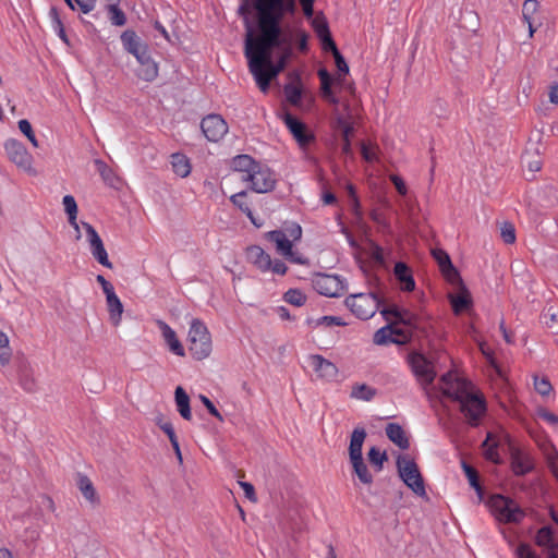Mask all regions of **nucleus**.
I'll return each mask as SVG.
<instances>
[{"mask_svg":"<svg viewBox=\"0 0 558 558\" xmlns=\"http://www.w3.org/2000/svg\"><path fill=\"white\" fill-rule=\"evenodd\" d=\"M294 11L295 0H242L239 5L245 27L244 56L263 93L293 56L294 32L281 22Z\"/></svg>","mask_w":558,"mask_h":558,"instance_id":"f257e3e1","label":"nucleus"},{"mask_svg":"<svg viewBox=\"0 0 558 558\" xmlns=\"http://www.w3.org/2000/svg\"><path fill=\"white\" fill-rule=\"evenodd\" d=\"M189 350L193 359L202 361L208 357L213 350L211 336L206 325L198 318L191 322L189 330Z\"/></svg>","mask_w":558,"mask_h":558,"instance_id":"f03ea898","label":"nucleus"},{"mask_svg":"<svg viewBox=\"0 0 558 558\" xmlns=\"http://www.w3.org/2000/svg\"><path fill=\"white\" fill-rule=\"evenodd\" d=\"M344 303L353 315L363 320L372 318L380 306V300L374 292L351 294Z\"/></svg>","mask_w":558,"mask_h":558,"instance_id":"7ed1b4c3","label":"nucleus"},{"mask_svg":"<svg viewBox=\"0 0 558 558\" xmlns=\"http://www.w3.org/2000/svg\"><path fill=\"white\" fill-rule=\"evenodd\" d=\"M496 519L504 523H519L525 517L524 511L517 502L502 495H494L489 501Z\"/></svg>","mask_w":558,"mask_h":558,"instance_id":"20e7f679","label":"nucleus"},{"mask_svg":"<svg viewBox=\"0 0 558 558\" xmlns=\"http://www.w3.org/2000/svg\"><path fill=\"white\" fill-rule=\"evenodd\" d=\"M398 472L404 484L416 495L425 496V485L417 464L412 459L399 457L397 460Z\"/></svg>","mask_w":558,"mask_h":558,"instance_id":"39448f33","label":"nucleus"},{"mask_svg":"<svg viewBox=\"0 0 558 558\" xmlns=\"http://www.w3.org/2000/svg\"><path fill=\"white\" fill-rule=\"evenodd\" d=\"M241 180L251 184V190L256 193H268L275 189V173L264 165H258L251 174L241 177Z\"/></svg>","mask_w":558,"mask_h":558,"instance_id":"423d86ee","label":"nucleus"},{"mask_svg":"<svg viewBox=\"0 0 558 558\" xmlns=\"http://www.w3.org/2000/svg\"><path fill=\"white\" fill-rule=\"evenodd\" d=\"M408 363L416 380L423 388L433 384L436 372L433 364L422 353H410L408 355Z\"/></svg>","mask_w":558,"mask_h":558,"instance_id":"0eeeda50","label":"nucleus"},{"mask_svg":"<svg viewBox=\"0 0 558 558\" xmlns=\"http://www.w3.org/2000/svg\"><path fill=\"white\" fill-rule=\"evenodd\" d=\"M440 383L442 395L454 401H458L459 403L468 398V396L472 392L471 383L457 377L452 373L442 375Z\"/></svg>","mask_w":558,"mask_h":558,"instance_id":"6e6552de","label":"nucleus"},{"mask_svg":"<svg viewBox=\"0 0 558 558\" xmlns=\"http://www.w3.org/2000/svg\"><path fill=\"white\" fill-rule=\"evenodd\" d=\"M301 236L302 229L296 223L292 225L286 231L274 230L267 233L268 240L276 244L278 253H280L282 256H284L286 254H291L292 242L300 240Z\"/></svg>","mask_w":558,"mask_h":558,"instance_id":"1a4fd4ad","label":"nucleus"},{"mask_svg":"<svg viewBox=\"0 0 558 558\" xmlns=\"http://www.w3.org/2000/svg\"><path fill=\"white\" fill-rule=\"evenodd\" d=\"M460 411L463 413L469 425L476 427L486 412L485 400L473 391L460 403Z\"/></svg>","mask_w":558,"mask_h":558,"instance_id":"9d476101","label":"nucleus"},{"mask_svg":"<svg viewBox=\"0 0 558 558\" xmlns=\"http://www.w3.org/2000/svg\"><path fill=\"white\" fill-rule=\"evenodd\" d=\"M312 283L319 294L329 298L339 296L344 290L343 282L337 275L316 274Z\"/></svg>","mask_w":558,"mask_h":558,"instance_id":"9b49d317","label":"nucleus"},{"mask_svg":"<svg viewBox=\"0 0 558 558\" xmlns=\"http://www.w3.org/2000/svg\"><path fill=\"white\" fill-rule=\"evenodd\" d=\"M89 243L90 253L93 257L104 267L112 268V263L109 260L108 253L105 248L104 242L99 236L96 229L88 222H82Z\"/></svg>","mask_w":558,"mask_h":558,"instance_id":"f8f14e48","label":"nucleus"},{"mask_svg":"<svg viewBox=\"0 0 558 558\" xmlns=\"http://www.w3.org/2000/svg\"><path fill=\"white\" fill-rule=\"evenodd\" d=\"M201 129L209 142H219L228 133V124L220 114L210 113L203 118Z\"/></svg>","mask_w":558,"mask_h":558,"instance_id":"ddd939ff","label":"nucleus"},{"mask_svg":"<svg viewBox=\"0 0 558 558\" xmlns=\"http://www.w3.org/2000/svg\"><path fill=\"white\" fill-rule=\"evenodd\" d=\"M4 149L8 158L19 168L32 170L33 157L21 142L10 138L4 143Z\"/></svg>","mask_w":558,"mask_h":558,"instance_id":"4468645a","label":"nucleus"},{"mask_svg":"<svg viewBox=\"0 0 558 558\" xmlns=\"http://www.w3.org/2000/svg\"><path fill=\"white\" fill-rule=\"evenodd\" d=\"M283 121L301 148H306L315 141V135L308 131L306 124L291 113L287 112L283 116Z\"/></svg>","mask_w":558,"mask_h":558,"instance_id":"2eb2a0df","label":"nucleus"},{"mask_svg":"<svg viewBox=\"0 0 558 558\" xmlns=\"http://www.w3.org/2000/svg\"><path fill=\"white\" fill-rule=\"evenodd\" d=\"M510 464L512 472L517 476H523L532 472L534 469V462L532 458L515 447H511Z\"/></svg>","mask_w":558,"mask_h":558,"instance_id":"dca6fc26","label":"nucleus"},{"mask_svg":"<svg viewBox=\"0 0 558 558\" xmlns=\"http://www.w3.org/2000/svg\"><path fill=\"white\" fill-rule=\"evenodd\" d=\"M535 543L546 549L548 558H558V542L550 526H543L537 531Z\"/></svg>","mask_w":558,"mask_h":558,"instance_id":"f3484780","label":"nucleus"},{"mask_svg":"<svg viewBox=\"0 0 558 558\" xmlns=\"http://www.w3.org/2000/svg\"><path fill=\"white\" fill-rule=\"evenodd\" d=\"M156 324L162 335L163 340L168 344L169 350L178 356H184V348L181 341L178 339L175 331L166 322L161 319H158Z\"/></svg>","mask_w":558,"mask_h":558,"instance_id":"a211bd4d","label":"nucleus"},{"mask_svg":"<svg viewBox=\"0 0 558 558\" xmlns=\"http://www.w3.org/2000/svg\"><path fill=\"white\" fill-rule=\"evenodd\" d=\"M120 39L123 49L134 57L148 47V45L133 29H125L121 34Z\"/></svg>","mask_w":558,"mask_h":558,"instance_id":"6ab92c4d","label":"nucleus"},{"mask_svg":"<svg viewBox=\"0 0 558 558\" xmlns=\"http://www.w3.org/2000/svg\"><path fill=\"white\" fill-rule=\"evenodd\" d=\"M311 366L313 367L316 375L324 379H332L338 374V368L336 365L332 362L324 359L322 355H312Z\"/></svg>","mask_w":558,"mask_h":558,"instance_id":"aec40b11","label":"nucleus"},{"mask_svg":"<svg viewBox=\"0 0 558 558\" xmlns=\"http://www.w3.org/2000/svg\"><path fill=\"white\" fill-rule=\"evenodd\" d=\"M312 26H313L316 35L318 36V38L322 40L323 48L326 51L329 50V47H333L335 41L331 37L328 22L324 15H322V14L316 15L312 20Z\"/></svg>","mask_w":558,"mask_h":558,"instance_id":"412c9836","label":"nucleus"},{"mask_svg":"<svg viewBox=\"0 0 558 558\" xmlns=\"http://www.w3.org/2000/svg\"><path fill=\"white\" fill-rule=\"evenodd\" d=\"M246 256L248 262L255 265L262 271L270 270L271 258L260 246L253 245L247 248Z\"/></svg>","mask_w":558,"mask_h":558,"instance_id":"4be33fe9","label":"nucleus"},{"mask_svg":"<svg viewBox=\"0 0 558 558\" xmlns=\"http://www.w3.org/2000/svg\"><path fill=\"white\" fill-rule=\"evenodd\" d=\"M501 444V437L496 436L494 433L488 432L485 440L482 444L484 449V456L488 461H492L496 464L501 463V458L498 452V447Z\"/></svg>","mask_w":558,"mask_h":558,"instance_id":"5701e85b","label":"nucleus"},{"mask_svg":"<svg viewBox=\"0 0 558 558\" xmlns=\"http://www.w3.org/2000/svg\"><path fill=\"white\" fill-rule=\"evenodd\" d=\"M393 274L399 282L402 284V290L411 292L415 289V281L412 276L411 269L403 262H398L395 265Z\"/></svg>","mask_w":558,"mask_h":558,"instance_id":"b1692460","label":"nucleus"},{"mask_svg":"<svg viewBox=\"0 0 558 558\" xmlns=\"http://www.w3.org/2000/svg\"><path fill=\"white\" fill-rule=\"evenodd\" d=\"M366 438V430L363 427H356L353 429L349 445V458L359 459L363 458L362 448Z\"/></svg>","mask_w":558,"mask_h":558,"instance_id":"393cba45","label":"nucleus"},{"mask_svg":"<svg viewBox=\"0 0 558 558\" xmlns=\"http://www.w3.org/2000/svg\"><path fill=\"white\" fill-rule=\"evenodd\" d=\"M317 75L320 80V89L323 98L332 105H338L340 100L338 97L335 96L331 89L332 77L330 73L325 68H322L318 70Z\"/></svg>","mask_w":558,"mask_h":558,"instance_id":"a878e982","label":"nucleus"},{"mask_svg":"<svg viewBox=\"0 0 558 558\" xmlns=\"http://www.w3.org/2000/svg\"><path fill=\"white\" fill-rule=\"evenodd\" d=\"M386 435L390 441L397 445L400 449L407 450L410 447L409 438L403 428L397 423H389L386 426Z\"/></svg>","mask_w":558,"mask_h":558,"instance_id":"bb28decb","label":"nucleus"},{"mask_svg":"<svg viewBox=\"0 0 558 558\" xmlns=\"http://www.w3.org/2000/svg\"><path fill=\"white\" fill-rule=\"evenodd\" d=\"M77 487L84 498L92 505V506H98L100 502V499L96 493V489L89 480L88 476L78 474L77 478Z\"/></svg>","mask_w":558,"mask_h":558,"instance_id":"cd10ccee","label":"nucleus"},{"mask_svg":"<svg viewBox=\"0 0 558 558\" xmlns=\"http://www.w3.org/2000/svg\"><path fill=\"white\" fill-rule=\"evenodd\" d=\"M171 167L173 172L180 178H186L190 175L192 166L190 159L181 153H174L171 155Z\"/></svg>","mask_w":558,"mask_h":558,"instance_id":"c85d7f7f","label":"nucleus"},{"mask_svg":"<svg viewBox=\"0 0 558 558\" xmlns=\"http://www.w3.org/2000/svg\"><path fill=\"white\" fill-rule=\"evenodd\" d=\"M174 399H175V404H177L178 411L181 414V416L184 420L190 421L192 418L191 407H190V397L181 386H178L175 388Z\"/></svg>","mask_w":558,"mask_h":558,"instance_id":"c756f323","label":"nucleus"},{"mask_svg":"<svg viewBox=\"0 0 558 558\" xmlns=\"http://www.w3.org/2000/svg\"><path fill=\"white\" fill-rule=\"evenodd\" d=\"M257 165L258 162L248 155H239L232 159V169L241 173V177L251 174Z\"/></svg>","mask_w":558,"mask_h":558,"instance_id":"7c9ffc66","label":"nucleus"},{"mask_svg":"<svg viewBox=\"0 0 558 558\" xmlns=\"http://www.w3.org/2000/svg\"><path fill=\"white\" fill-rule=\"evenodd\" d=\"M107 307L109 312V316L113 325H118L121 320V315L123 313V305L116 292L108 293L106 295Z\"/></svg>","mask_w":558,"mask_h":558,"instance_id":"2f4dec72","label":"nucleus"},{"mask_svg":"<svg viewBox=\"0 0 558 558\" xmlns=\"http://www.w3.org/2000/svg\"><path fill=\"white\" fill-rule=\"evenodd\" d=\"M376 395L377 390L366 384H354L350 392L352 399L362 401H371Z\"/></svg>","mask_w":558,"mask_h":558,"instance_id":"473e14b6","label":"nucleus"},{"mask_svg":"<svg viewBox=\"0 0 558 558\" xmlns=\"http://www.w3.org/2000/svg\"><path fill=\"white\" fill-rule=\"evenodd\" d=\"M298 84L289 83L284 85L283 92L287 100L293 105L298 106L301 102L302 98V86L300 76H295Z\"/></svg>","mask_w":558,"mask_h":558,"instance_id":"72a5a7b5","label":"nucleus"},{"mask_svg":"<svg viewBox=\"0 0 558 558\" xmlns=\"http://www.w3.org/2000/svg\"><path fill=\"white\" fill-rule=\"evenodd\" d=\"M350 462L352 464L354 473L363 484L369 485L373 483V476L369 473L368 468L365 464L363 458L352 459L350 460Z\"/></svg>","mask_w":558,"mask_h":558,"instance_id":"f704fd0d","label":"nucleus"},{"mask_svg":"<svg viewBox=\"0 0 558 558\" xmlns=\"http://www.w3.org/2000/svg\"><path fill=\"white\" fill-rule=\"evenodd\" d=\"M450 303L454 314L457 315L469 310L472 305V301L468 291H463L457 295H452L450 298Z\"/></svg>","mask_w":558,"mask_h":558,"instance_id":"c9c22d12","label":"nucleus"},{"mask_svg":"<svg viewBox=\"0 0 558 558\" xmlns=\"http://www.w3.org/2000/svg\"><path fill=\"white\" fill-rule=\"evenodd\" d=\"M63 206L64 210L69 216L70 225L78 232L80 226L76 221L77 216V205L75 198L72 195H65L63 197Z\"/></svg>","mask_w":558,"mask_h":558,"instance_id":"e433bc0d","label":"nucleus"},{"mask_svg":"<svg viewBox=\"0 0 558 558\" xmlns=\"http://www.w3.org/2000/svg\"><path fill=\"white\" fill-rule=\"evenodd\" d=\"M245 198H246V192L242 191V192L233 194L230 197V201L242 213H244L255 226L259 227V225L256 223L255 218L253 216V211L251 210L250 206L247 205Z\"/></svg>","mask_w":558,"mask_h":558,"instance_id":"4c0bfd02","label":"nucleus"},{"mask_svg":"<svg viewBox=\"0 0 558 558\" xmlns=\"http://www.w3.org/2000/svg\"><path fill=\"white\" fill-rule=\"evenodd\" d=\"M137 76L145 82H153L158 76V65L150 59L145 62L137 71Z\"/></svg>","mask_w":558,"mask_h":558,"instance_id":"58836bf2","label":"nucleus"},{"mask_svg":"<svg viewBox=\"0 0 558 558\" xmlns=\"http://www.w3.org/2000/svg\"><path fill=\"white\" fill-rule=\"evenodd\" d=\"M462 469L469 480L470 485L476 490L480 498H482L483 489L480 484L477 471L472 465L468 464L465 461L462 462Z\"/></svg>","mask_w":558,"mask_h":558,"instance_id":"ea45409f","label":"nucleus"},{"mask_svg":"<svg viewBox=\"0 0 558 558\" xmlns=\"http://www.w3.org/2000/svg\"><path fill=\"white\" fill-rule=\"evenodd\" d=\"M392 336V325H387L375 332L373 341L377 345H386L389 343H393Z\"/></svg>","mask_w":558,"mask_h":558,"instance_id":"a19ab883","label":"nucleus"},{"mask_svg":"<svg viewBox=\"0 0 558 558\" xmlns=\"http://www.w3.org/2000/svg\"><path fill=\"white\" fill-rule=\"evenodd\" d=\"M369 463L376 469V471H381L384 468V462L387 460L386 452H381L377 447H372L367 453Z\"/></svg>","mask_w":558,"mask_h":558,"instance_id":"79ce46f5","label":"nucleus"},{"mask_svg":"<svg viewBox=\"0 0 558 558\" xmlns=\"http://www.w3.org/2000/svg\"><path fill=\"white\" fill-rule=\"evenodd\" d=\"M107 12L109 14V20L114 26H123L126 23V15L122 9L113 5H106Z\"/></svg>","mask_w":558,"mask_h":558,"instance_id":"37998d69","label":"nucleus"},{"mask_svg":"<svg viewBox=\"0 0 558 558\" xmlns=\"http://www.w3.org/2000/svg\"><path fill=\"white\" fill-rule=\"evenodd\" d=\"M391 325H392V331H393V336H392L393 343L405 344L407 342L410 341V339L412 337V332H411L410 328H400L397 326V324H391Z\"/></svg>","mask_w":558,"mask_h":558,"instance_id":"c03bdc74","label":"nucleus"},{"mask_svg":"<svg viewBox=\"0 0 558 558\" xmlns=\"http://www.w3.org/2000/svg\"><path fill=\"white\" fill-rule=\"evenodd\" d=\"M283 300L291 305L302 306L306 301V296L298 289H290L284 293Z\"/></svg>","mask_w":558,"mask_h":558,"instance_id":"a18cd8bd","label":"nucleus"},{"mask_svg":"<svg viewBox=\"0 0 558 558\" xmlns=\"http://www.w3.org/2000/svg\"><path fill=\"white\" fill-rule=\"evenodd\" d=\"M397 323L403 324L405 327L412 329L418 327V316L409 310L402 308Z\"/></svg>","mask_w":558,"mask_h":558,"instance_id":"49530a36","label":"nucleus"},{"mask_svg":"<svg viewBox=\"0 0 558 558\" xmlns=\"http://www.w3.org/2000/svg\"><path fill=\"white\" fill-rule=\"evenodd\" d=\"M329 50L333 54L335 63H336V66H337L338 71H339V73L343 74V75L348 74L349 73V65H348L347 61L344 60L343 56L338 50L336 44L333 45V47H329Z\"/></svg>","mask_w":558,"mask_h":558,"instance_id":"de8ad7c7","label":"nucleus"},{"mask_svg":"<svg viewBox=\"0 0 558 558\" xmlns=\"http://www.w3.org/2000/svg\"><path fill=\"white\" fill-rule=\"evenodd\" d=\"M20 131L29 140L34 147H38V141L33 131L32 124L28 120L22 119L19 121Z\"/></svg>","mask_w":558,"mask_h":558,"instance_id":"09e8293b","label":"nucleus"},{"mask_svg":"<svg viewBox=\"0 0 558 558\" xmlns=\"http://www.w3.org/2000/svg\"><path fill=\"white\" fill-rule=\"evenodd\" d=\"M500 235L505 243L512 244L515 242V229L511 222H504L500 228Z\"/></svg>","mask_w":558,"mask_h":558,"instance_id":"8fccbe9b","label":"nucleus"},{"mask_svg":"<svg viewBox=\"0 0 558 558\" xmlns=\"http://www.w3.org/2000/svg\"><path fill=\"white\" fill-rule=\"evenodd\" d=\"M538 1L536 0H525L522 7V16L526 23H530V20L533 19V14L536 13L538 9Z\"/></svg>","mask_w":558,"mask_h":558,"instance_id":"3c124183","label":"nucleus"},{"mask_svg":"<svg viewBox=\"0 0 558 558\" xmlns=\"http://www.w3.org/2000/svg\"><path fill=\"white\" fill-rule=\"evenodd\" d=\"M433 257L437 262L439 269L445 270L447 266H451L450 256L441 248H435L432 251Z\"/></svg>","mask_w":558,"mask_h":558,"instance_id":"603ef678","label":"nucleus"},{"mask_svg":"<svg viewBox=\"0 0 558 558\" xmlns=\"http://www.w3.org/2000/svg\"><path fill=\"white\" fill-rule=\"evenodd\" d=\"M534 388L542 396H548L553 389L551 384L546 377H534Z\"/></svg>","mask_w":558,"mask_h":558,"instance_id":"864d4df0","label":"nucleus"},{"mask_svg":"<svg viewBox=\"0 0 558 558\" xmlns=\"http://www.w3.org/2000/svg\"><path fill=\"white\" fill-rule=\"evenodd\" d=\"M354 133V128H345V130H343L341 132V137H342V153L344 155H350L351 151H352V148H351V136L353 135Z\"/></svg>","mask_w":558,"mask_h":558,"instance_id":"5fc2aeb1","label":"nucleus"},{"mask_svg":"<svg viewBox=\"0 0 558 558\" xmlns=\"http://www.w3.org/2000/svg\"><path fill=\"white\" fill-rule=\"evenodd\" d=\"M546 463L551 474L558 473V451L556 448H551L546 453Z\"/></svg>","mask_w":558,"mask_h":558,"instance_id":"6e6d98bb","label":"nucleus"},{"mask_svg":"<svg viewBox=\"0 0 558 558\" xmlns=\"http://www.w3.org/2000/svg\"><path fill=\"white\" fill-rule=\"evenodd\" d=\"M317 325H325L327 327H331V326H347L348 323L344 322L339 316H323L317 319Z\"/></svg>","mask_w":558,"mask_h":558,"instance_id":"4d7b16f0","label":"nucleus"},{"mask_svg":"<svg viewBox=\"0 0 558 558\" xmlns=\"http://www.w3.org/2000/svg\"><path fill=\"white\" fill-rule=\"evenodd\" d=\"M444 277L451 283L461 282V277L457 268L451 264L447 266L445 270H440Z\"/></svg>","mask_w":558,"mask_h":558,"instance_id":"13d9d810","label":"nucleus"},{"mask_svg":"<svg viewBox=\"0 0 558 558\" xmlns=\"http://www.w3.org/2000/svg\"><path fill=\"white\" fill-rule=\"evenodd\" d=\"M290 28L294 32V41L296 39H299V49H300V51L306 52L307 49H308V47H307V34L304 31L293 29L292 27H290Z\"/></svg>","mask_w":558,"mask_h":558,"instance_id":"bf43d9fd","label":"nucleus"},{"mask_svg":"<svg viewBox=\"0 0 558 558\" xmlns=\"http://www.w3.org/2000/svg\"><path fill=\"white\" fill-rule=\"evenodd\" d=\"M199 399L201 401L203 402V404L206 407V409L208 410V412L214 415L215 417H217L220 422L223 421V417L222 415L220 414V412L217 410V408L215 407V404L204 395H201L199 396Z\"/></svg>","mask_w":558,"mask_h":558,"instance_id":"052dcab7","label":"nucleus"},{"mask_svg":"<svg viewBox=\"0 0 558 558\" xmlns=\"http://www.w3.org/2000/svg\"><path fill=\"white\" fill-rule=\"evenodd\" d=\"M80 11L84 14H88L96 8L97 0H74Z\"/></svg>","mask_w":558,"mask_h":558,"instance_id":"680f3d73","label":"nucleus"},{"mask_svg":"<svg viewBox=\"0 0 558 558\" xmlns=\"http://www.w3.org/2000/svg\"><path fill=\"white\" fill-rule=\"evenodd\" d=\"M401 310L402 308L398 307L397 305H390L381 310V314L387 320H390V317H393L397 322L400 316Z\"/></svg>","mask_w":558,"mask_h":558,"instance_id":"e2e57ef3","label":"nucleus"},{"mask_svg":"<svg viewBox=\"0 0 558 558\" xmlns=\"http://www.w3.org/2000/svg\"><path fill=\"white\" fill-rule=\"evenodd\" d=\"M352 118H349L344 114H337L336 117V126L341 130H345V128H354L353 121H351Z\"/></svg>","mask_w":558,"mask_h":558,"instance_id":"0e129e2a","label":"nucleus"},{"mask_svg":"<svg viewBox=\"0 0 558 558\" xmlns=\"http://www.w3.org/2000/svg\"><path fill=\"white\" fill-rule=\"evenodd\" d=\"M283 257H286L288 260L294 264L299 265H306L308 264V259L304 257L301 253L294 252L291 250V254H286Z\"/></svg>","mask_w":558,"mask_h":558,"instance_id":"69168bd1","label":"nucleus"},{"mask_svg":"<svg viewBox=\"0 0 558 558\" xmlns=\"http://www.w3.org/2000/svg\"><path fill=\"white\" fill-rule=\"evenodd\" d=\"M517 556H518V558H537L535 553L526 544H521L517 548Z\"/></svg>","mask_w":558,"mask_h":558,"instance_id":"338daca9","label":"nucleus"},{"mask_svg":"<svg viewBox=\"0 0 558 558\" xmlns=\"http://www.w3.org/2000/svg\"><path fill=\"white\" fill-rule=\"evenodd\" d=\"M542 319L547 327L551 328L553 324L557 322V314L553 312V307H549L542 314Z\"/></svg>","mask_w":558,"mask_h":558,"instance_id":"774afa93","label":"nucleus"}]
</instances>
